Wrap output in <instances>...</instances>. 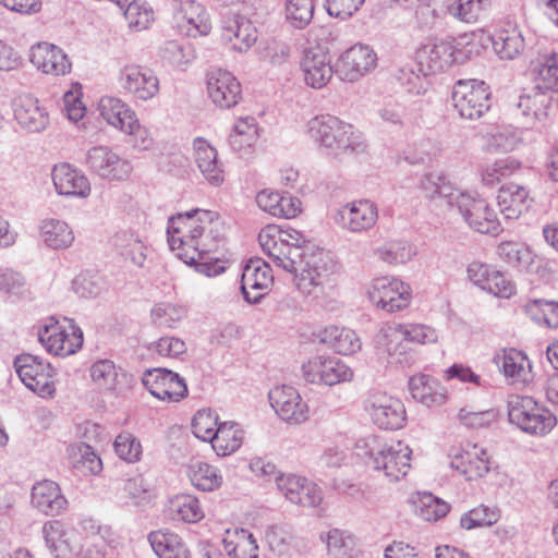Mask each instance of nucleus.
<instances>
[{
	"mask_svg": "<svg viewBox=\"0 0 558 558\" xmlns=\"http://www.w3.org/2000/svg\"><path fill=\"white\" fill-rule=\"evenodd\" d=\"M258 241L270 263L290 274L303 294L313 293L331 274L329 255L313 245H302L304 236L300 231L268 225L260 230Z\"/></svg>",
	"mask_w": 558,
	"mask_h": 558,
	"instance_id": "obj_1",
	"label": "nucleus"
},
{
	"mask_svg": "<svg viewBox=\"0 0 558 558\" xmlns=\"http://www.w3.org/2000/svg\"><path fill=\"white\" fill-rule=\"evenodd\" d=\"M220 230L221 222L214 211L194 209L180 213L169 218L168 243L172 251L214 253L221 242Z\"/></svg>",
	"mask_w": 558,
	"mask_h": 558,
	"instance_id": "obj_2",
	"label": "nucleus"
},
{
	"mask_svg": "<svg viewBox=\"0 0 558 558\" xmlns=\"http://www.w3.org/2000/svg\"><path fill=\"white\" fill-rule=\"evenodd\" d=\"M356 450L368 466L383 472L390 482L403 478L411 468L412 449L403 441L387 444L368 436L356 442Z\"/></svg>",
	"mask_w": 558,
	"mask_h": 558,
	"instance_id": "obj_3",
	"label": "nucleus"
},
{
	"mask_svg": "<svg viewBox=\"0 0 558 558\" xmlns=\"http://www.w3.org/2000/svg\"><path fill=\"white\" fill-rule=\"evenodd\" d=\"M307 125L310 136L335 157L360 153L365 148L361 133L335 116H317Z\"/></svg>",
	"mask_w": 558,
	"mask_h": 558,
	"instance_id": "obj_4",
	"label": "nucleus"
},
{
	"mask_svg": "<svg viewBox=\"0 0 558 558\" xmlns=\"http://www.w3.org/2000/svg\"><path fill=\"white\" fill-rule=\"evenodd\" d=\"M508 416L510 423L533 436H545L557 425L556 415L530 396H512Z\"/></svg>",
	"mask_w": 558,
	"mask_h": 558,
	"instance_id": "obj_5",
	"label": "nucleus"
},
{
	"mask_svg": "<svg viewBox=\"0 0 558 558\" xmlns=\"http://www.w3.org/2000/svg\"><path fill=\"white\" fill-rule=\"evenodd\" d=\"M452 101L462 118L480 119L490 108L489 87L483 81H459L452 90Z\"/></svg>",
	"mask_w": 558,
	"mask_h": 558,
	"instance_id": "obj_6",
	"label": "nucleus"
},
{
	"mask_svg": "<svg viewBox=\"0 0 558 558\" xmlns=\"http://www.w3.org/2000/svg\"><path fill=\"white\" fill-rule=\"evenodd\" d=\"M364 410L381 429H399L405 421L402 401L383 391L371 392L364 400Z\"/></svg>",
	"mask_w": 558,
	"mask_h": 558,
	"instance_id": "obj_7",
	"label": "nucleus"
},
{
	"mask_svg": "<svg viewBox=\"0 0 558 558\" xmlns=\"http://www.w3.org/2000/svg\"><path fill=\"white\" fill-rule=\"evenodd\" d=\"M367 295L373 304L388 313L407 308L412 298L409 284L388 276L374 279Z\"/></svg>",
	"mask_w": 558,
	"mask_h": 558,
	"instance_id": "obj_8",
	"label": "nucleus"
},
{
	"mask_svg": "<svg viewBox=\"0 0 558 558\" xmlns=\"http://www.w3.org/2000/svg\"><path fill=\"white\" fill-rule=\"evenodd\" d=\"M88 170L108 181L129 179L133 167L128 159L120 157L108 146H94L85 155Z\"/></svg>",
	"mask_w": 558,
	"mask_h": 558,
	"instance_id": "obj_9",
	"label": "nucleus"
},
{
	"mask_svg": "<svg viewBox=\"0 0 558 558\" xmlns=\"http://www.w3.org/2000/svg\"><path fill=\"white\" fill-rule=\"evenodd\" d=\"M302 376L310 384L335 386L350 381L353 371L337 357L319 355L303 363Z\"/></svg>",
	"mask_w": 558,
	"mask_h": 558,
	"instance_id": "obj_10",
	"label": "nucleus"
},
{
	"mask_svg": "<svg viewBox=\"0 0 558 558\" xmlns=\"http://www.w3.org/2000/svg\"><path fill=\"white\" fill-rule=\"evenodd\" d=\"M344 231L361 234L369 231L378 220L377 205L369 199H357L341 206L333 216Z\"/></svg>",
	"mask_w": 558,
	"mask_h": 558,
	"instance_id": "obj_11",
	"label": "nucleus"
},
{
	"mask_svg": "<svg viewBox=\"0 0 558 558\" xmlns=\"http://www.w3.org/2000/svg\"><path fill=\"white\" fill-rule=\"evenodd\" d=\"M448 206L457 208L466 225L476 232L498 235L502 230L500 223H494L489 219L482 222L477 220L478 214H485V210L488 209V203L475 193L458 189Z\"/></svg>",
	"mask_w": 558,
	"mask_h": 558,
	"instance_id": "obj_12",
	"label": "nucleus"
},
{
	"mask_svg": "<svg viewBox=\"0 0 558 558\" xmlns=\"http://www.w3.org/2000/svg\"><path fill=\"white\" fill-rule=\"evenodd\" d=\"M118 82L125 94L137 100L147 101L159 93V78L144 65H124L120 69Z\"/></svg>",
	"mask_w": 558,
	"mask_h": 558,
	"instance_id": "obj_13",
	"label": "nucleus"
},
{
	"mask_svg": "<svg viewBox=\"0 0 558 558\" xmlns=\"http://www.w3.org/2000/svg\"><path fill=\"white\" fill-rule=\"evenodd\" d=\"M142 383L154 397L162 401L179 402L187 396L184 378L168 368L145 371Z\"/></svg>",
	"mask_w": 558,
	"mask_h": 558,
	"instance_id": "obj_14",
	"label": "nucleus"
},
{
	"mask_svg": "<svg viewBox=\"0 0 558 558\" xmlns=\"http://www.w3.org/2000/svg\"><path fill=\"white\" fill-rule=\"evenodd\" d=\"M70 331L58 322L46 325L38 332L39 341L47 351L60 356L74 354L83 345V331L75 326L72 319H66Z\"/></svg>",
	"mask_w": 558,
	"mask_h": 558,
	"instance_id": "obj_15",
	"label": "nucleus"
},
{
	"mask_svg": "<svg viewBox=\"0 0 558 558\" xmlns=\"http://www.w3.org/2000/svg\"><path fill=\"white\" fill-rule=\"evenodd\" d=\"M268 398L271 408L282 421L299 425L308 420V405L295 388L277 386L269 391Z\"/></svg>",
	"mask_w": 558,
	"mask_h": 558,
	"instance_id": "obj_16",
	"label": "nucleus"
},
{
	"mask_svg": "<svg viewBox=\"0 0 558 558\" xmlns=\"http://www.w3.org/2000/svg\"><path fill=\"white\" fill-rule=\"evenodd\" d=\"M377 56L366 45H354L344 51L336 63V74L342 80L354 82L376 66Z\"/></svg>",
	"mask_w": 558,
	"mask_h": 558,
	"instance_id": "obj_17",
	"label": "nucleus"
},
{
	"mask_svg": "<svg viewBox=\"0 0 558 558\" xmlns=\"http://www.w3.org/2000/svg\"><path fill=\"white\" fill-rule=\"evenodd\" d=\"M300 68L305 84L317 89L326 86L336 73L329 52L320 46L304 50Z\"/></svg>",
	"mask_w": 558,
	"mask_h": 558,
	"instance_id": "obj_18",
	"label": "nucleus"
},
{
	"mask_svg": "<svg viewBox=\"0 0 558 558\" xmlns=\"http://www.w3.org/2000/svg\"><path fill=\"white\" fill-rule=\"evenodd\" d=\"M276 485L292 504L316 507L323 500L322 489L300 475L280 474L276 477Z\"/></svg>",
	"mask_w": 558,
	"mask_h": 558,
	"instance_id": "obj_19",
	"label": "nucleus"
},
{
	"mask_svg": "<svg viewBox=\"0 0 558 558\" xmlns=\"http://www.w3.org/2000/svg\"><path fill=\"white\" fill-rule=\"evenodd\" d=\"M270 264L260 258L250 259L241 277L242 294L251 304L259 302L272 283Z\"/></svg>",
	"mask_w": 558,
	"mask_h": 558,
	"instance_id": "obj_20",
	"label": "nucleus"
},
{
	"mask_svg": "<svg viewBox=\"0 0 558 558\" xmlns=\"http://www.w3.org/2000/svg\"><path fill=\"white\" fill-rule=\"evenodd\" d=\"M207 89L213 102L223 109L234 107L242 98L240 82L226 70L218 69L209 74Z\"/></svg>",
	"mask_w": 558,
	"mask_h": 558,
	"instance_id": "obj_21",
	"label": "nucleus"
},
{
	"mask_svg": "<svg viewBox=\"0 0 558 558\" xmlns=\"http://www.w3.org/2000/svg\"><path fill=\"white\" fill-rule=\"evenodd\" d=\"M450 465L466 481L481 478L489 471L487 452L477 445L457 449L451 457Z\"/></svg>",
	"mask_w": 558,
	"mask_h": 558,
	"instance_id": "obj_22",
	"label": "nucleus"
},
{
	"mask_svg": "<svg viewBox=\"0 0 558 558\" xmlns=\"http://www.w3.org/2000/svg\"><path fill=\"white\" fill-rule=\"evenodd\" d=\"M174 19L178 27L190 37L207 35L211 29L209 14L204 5L194 0L181 1L174 11Z\"/></svg>",
	"mask_w": 558,
	"mask_h": 558,
	"instance_id": "obj_23",
	"label": "nucleus"
},
{
	"mask_svg": "<svg viewBox=\"0 0 558 558\" xmlns=\"http://www.w3.org/2000/svg\"><path fill=\"white\" fill-rule=\"evenodd\" d=\"M45 543L54 558H72L78 554L75 533L60 520H50L43 525Z\"/></svg>",
	"mask_w": 558,
	"mask_h": 558,
	"instance_id": "obj_24",
	"label": "nucleus"
},
{
	"mask_svg": "<svg viewBox=\"0 0 558 558\" xmlns=\"http://www.w3.org/2000/svg\"><path fill=\"white\" fill-rule=\"evenodd\" d=\"M31 62L40 71L51 75H64L71 71L68 56L59 47L39 43L31 49Z\"/></svg>",
	"mask_w": 558,
	"mask_h": 558,
	"instance_id": "obj_25",
	"label": "nucleus"
},
{
	"mask_svg": "<svg viewBox=\"0 0 558 558\" xmlns=\"http://www.w3.org/2000/svg\"><path fill=\"white\" fill-rule=\"evenodd\" d=\"M51 175L56 191L60 195L86 197L90 193L88 179L69 163L54 166Z\"/></svg>",
	"mask_w": 558,
	"mask_h": 558,
	"instance_id": "obj_26",
	"label": "nucleus"
},
{
	"mask_svg": "<svg viewBox=\"0 0 558 558\" xmlns=\"http://www.w3.org/2000/svg\"><path fill=\"white\" fill-rule=\"evenodd\" d=\"M13 110L16 122L29 132H41L49 122L46 109L40 107L38 99L31 95H21L15 98Z\"/></svg>",
	"mask_w": 558,
	"mask_h": 558,
	"instance_id": "obj_27",
	"label": "nucleus"
},
{
	"mask_svg": "<svg viewBox=\"0 0 558 558\" xmlns=\"http://www.w3.org/2000/svg\"><path fill=\"white\" fill-rule=\"evenodd\" d=\"M222 38L232 41V48L239 52L247 51L257 40V29L242 15L227 17L222 24Z\"/></svg>",
	"mask_w": 558,
	"mask_h": 558,
	"instance_id": "obj_28",
	"label": "nucleus"
},
{
	"mask_svg": "<svg viewBox=\"0 0 558 558\" xmlns=\"http://www.w3.org/2000/svg\"><path fill=\"white\" fill-rule=\"evenodd\" d=\"M32 504L47 515H57L66 508L68 500L56 482L45 480L33 486Z\"/></svg>",
	"mask_w": 558,
	"mask_h": 558,
	"instance_id": "obj_29",
	"label": "nucleus"
},
{
	"mask_svg": "<svg viewBox=\"0 0 558 558\" xmlns=\"http://www.w3.org/2000/svg\"><path fill=\"white\" fill-rule=\"evenodd\" d=\"M400 324L384 325L376 336V348L379 354L387 355L390 364H403L408 361L407 349Z\"/></svg>",
	"mask_w": 558,
	"mask_h": 558,
	"instance_id": "obj_30",
	"label": "nucleus"
},
{
	"mask_svg": "<svg viewBox=\"0 0 558 558\" xmlns=\"http://www.w3.org/2000/svg\"><path fill=\"white\" fill-rule=\"evenodd\" d=\"M532 202L530 192L519 184H507L498 191L497 205L506 219H518L527 211Z\"/></svg>",
	"mask_w": 558,
	"mask_h": 558,
	"instance_id": "obj_31",
	"label": "nucleus"
},
{
	"mask_svg": "<svg viewBox=\"0 0 558 558\" xmlns=\"http://www.w3.org/2000/svg\"><path fill=\"white\" fill-rule=\"evenodd\" d=\"M195 162L204 178L215 186L220 185L223 180L222 163L218 159V153L205 138L197 137L193 143Z\"/></svg>",
	"mask_w": 558,
	"mask_h": 558,
	"instance_id": "obj_32",
	"label": "nucleus"
},
{
	"mask_svg": "<svg viewBox=\"0 0 558 558\" xmlns=\"http://www.w3.org/2000/svg\"><path fill=\"white\" fill-rule=\"evenodd\" d=\"M461 51H457L451 41L436 40L425 45L420 51L421 63L429 71L439 72L459 61Z\"/></svg>",
	"mask_w": 558,
	"mask_h": 558,
	"instance_id": "obj_33",
	"label": "nucleus"
},
{
	"mask_svg": "<svg viewBox=\"0 0 558 558\" xmlns=\"http://www.w3.org/2000/svg\"><path fill=\"white\" fill-rule=\"evenodd\" d=\"M409 390L413 399L427 405H441L447 398L446 389L440 383L425 374H417L410 378Z\"/></svg>",
	"mask_w": 558,
	"mask_h": 558,
	"instance_id": "obj_34",
	"label": "nucleus"
},
{
	"mask_svg": "<svg viewBox=\"0 0 558 558\" xmlns=\"http://www.w3.org/2000/svg\"><path fill=\"white\" fill-rule=\"evenodd\" d=\"M148 542L159 558H190V550L182 538L169 530L150 532Z\"/></svg>",
	"mask_w": 558,
	"mask_h": 558,
	"instance_id": "obj_35",
	"label": "nucleus"
},
{
	"mask_svg": "<svg viewBox=\"0 0 558 558\" xmlns=\"http://www.w3.org/2000/svg\"><path fill=\"white\" fill-rule=\"evenodd\" d=\"M492 43L495 53L501 60H514L525 49V40L518 27L499 29L493 35Z\"/></svg>",
	"mask_w": 558,
	"mask_h": 558,
	"instance_id": "obj_36",
	"label": "nucleus"
},
{
	"mask_svg": "<svg viewBox=\"0 0 558 558\" xmlns=\"http://www.w3.org/2000/svg\"><path fill=\"white\" fill-rule=\"evenodd\" d=\"M211 436V447L220 457L235 452L243 442L244 432L234 422L220 423Z\"/></svg>",
	"mask_w": 558,
	"mask_h": 558,
	"instance_id": "obj_37",
	"label": "nucleus"
},
{
	"mask_svg": "<svg viewBox=\"0 0 558 558\" xmlns=\"http://www.w3.org/2000/svg\"><path fill=\"white\" fill-rule=\"evenodd\" d=\"M320 340L342 355L353 354L362 345L354 330L338 326L326 327L322 332Z\"/></svg>",
	"mask_w": 558,
	"mask_h": 558,
	"instance_id": "obj_38",
	"label": "nucleus"
},
{
	"mask_svg": "<svg viewBox=\"0 0 558 558\" xmlns=\"http://www.w3.org/2000/svg\"><path fill=\"white\" fill-rule=\"evenodd\" d=\"M40 238L48 247L63 250L73 243L74 232L63 220L46 219L40 225Z\"/></svg>",
	"mask_w": 558,
	"mask_h": 558,
	"instance_id": "obj_39",
	"label": "nucleus"
},
{
	"mask_svg": "<svg viewBox=\"0 0 558 558\" xmlns=\"http://www.w3.org/2000/svg\"><path fill=\"white\" fill-rule=\"evenodd\" d=\"M501 361L500 367L506 377L513 381L526 383L531 380L532 367L526 355L517 349H506L501 356H497Z\"/></svg>",
	"mask_w": 558,
	"mask_h": 558,
	"instance_id": "obj_40",
	"label": "nucleus"
},
{
	"mask_svg": "<svg viewBox=\"0 0 558 558\" xmlns=\"http://www.w3.org/2000/svg\"><path fill=\"white\" fill-rule=\"evenodd\" d=\"M496 253L500 259L520 271L533 270L534 254L521 243L512 241L501 242L497 246Z\"/></svg>",
	"mask_w": 558,
	"mask_h": 558,
	"instance_id": "obj_41",
	"label": "nucleus"
},
{
	"mask_svg": "<svg viewBox=\"0 0 558 558\" xmlns=\"http://www.w3.org/2000/svg\"><path fill=\"white\" fill-rule=\"evenodd\" d=\"M113 245L121 256L142 267L146 259L145 245L134 232L119 231L113 236Z\"/></svg>",
	"mask_w": 558,
	"mask_h": 558,
	"instance_id": "obj_42",
	"label": "nucleus"
},
{
	"mask_svg": "<svg viewBox=\"0 0 558 558\" xmlns=\"http://www.w3.org/2000/svg\"><path fill=\"white\" fill-rule=\"evenodd\" d=\"M492 8V0H453L447 5L448 13L465 23H475Z\"/></svg>",
	"mask_w": 558,
	"mask_h": 558,
	"instance_id": "obj_43",
	"label": "nucleus"
},
{
	"mask_svg": "<svg viewBox=\"0 0 558 558\" xmlns=\"http://www.w3.org/2000/svg\"><path fill=\"white\" fill-rule=\"evenodd\" d=\"M523 312L537 324L550 328L558 327V302L546 299H532L523 305Z\"/></svg>",
	"mask_w": 558,
	"mask_h": 558,
	"instance_id": "obj_44",
	"label": "nucleus"
},
{
	"mask_svg": "<svg viewBox=\"0 0 558 558\" xmlns=\"http://www.w3.org/2000/svg\"><path fill=\"white\" fill-rule=\"evenodd\" d=\"M170 510L173 519L196 523L204 518V510L198 499L192 495H179L170 501Z\"/></svg>",
	"mask_w": 558,
	"mask_h": 558,
	"instance_id": "obj_45",
	"label": "nucleus"
},
{
	"mask_svg": "<svg viewBox=\"0 0 558 558\" xmlns=\"http://www.w3.org/2000/svg\"><path fill=\"white\" fill-rule=\"evenodd\" d=\"M420 189L426 197L434 199L442 197L447 199V204L451 202L458 189L441 173L429 172L422 177L420 181Z\"/></svg>",
	"mask_w": 558,
	"mask_h": 558,
	"instance_id": "obj_46",
	"label": "nucleus"
},
{
	"mask_svg": "<svg viewBox=\"0 0 558 558\" xmlns=\"http://www.w3.org/2000/svg\"><path fill=\"white\" fill-rule=\"evenodd\" d=\"M213 253L191 254L189 250L178 252L177 256L190 266H194L196 271L207 277L220 275L225 271L223 262L211 255Z\"/></svg>",
	"mask_w": 558,
	"mask_h": 558,
	"instance_id": "obj_47",
	"label": "nucleus"
},
{
	"mask_svg": "<svg viewBox=\"0 0 558 558\" xmlns=\"http://www.w3.org/2000/svg\"><path fill=\"white\" fill-rule=\"evenodd\" d=\"M535 80L539 89L558 90V53L543 57L536 68Z\"/></svg>",
	"mask_w": 558,
	"mask_h": 558,
	"instance_id": "obj_48",
	"label": "nucleus"
},
{
	"mask_svg": "<svg viewBox=\"0 0 558 558\" xmlns=\"http://www.w3.org/2000/svg\"><path fill=\"white\" fill-rule=\"evenodd\" d=\"M192 484L203 492H211L218 488L222 483V476L219 470L207 463H197L191 474Z\"/></svg>",
	"mask_w": 558,
	"mask_h": 558,
	"instance_id": "obj_49",
	"label": "nucleus"
},
{
	"mask_svg": "<svg viewBox=\"0 0 558 558\" xmlns=\"http://www.w3.org/2000/svg\"><path fill=\"white\" fill-rule=\"evenodd\" d=\"M521 163L512 157H505L487 166L482 172V180L486 185L499 183L520 169Z\"/></svg>",
	"mask_w": 558,
	"mask_h": 558,
	"instance_id": "obj_50",
	"label": "nucleus"
},
{
	"mask_svg": "<svg viewBox=\"0 0 558 558\" xmlns=\"http://www.w3.org/2000/svg\"><path fill=\"white\" fill-rule=\"evenodd\" d=\"M185 315L186 311L183 306L166 302L156 304L150 311L153 323L163 328H173Z\"/></svg>",
	"mask_w": 558,
	"mask_h": 558,
	"instance_id": "obj_51",
	"label": "nucleus"
},
{
	"mask_svg": "<svg viewBox=\"0 0 558 558\" xmlns=\"http://www.w3.org/2000/svg\"><path fill=\"white\" fill-rule=\"evenodd\" d=\"M125 20L131 28L142 31L148 28L154 21V11L146 4L138 3L135 0H128L123 9Z\"/></svg>",
	"mask_w": 558,
	"mask_h": 558,
	"instance_id": "obj_52",
	"label": "nucleus"
},
{
	"mask_svg": "<svg viewBox=\"0 0 558 558\" xmlns=\"http://www.w3.org/2000/svg\"><path fill=\"white\" fill-rule=\"evenodd\" d=\"M314 0H287L286 16L295 28H304L313 19Z\"/></svg>",
	"mask_w": 558,
	"mask_h": 558,
	"instance_id": "obj_53",
	"label": "nucleus"
},
{
	"mask_svg": "<svg viewBox=\"0 0 558 558\" xmlns=\"http://www.w3.org/2000/svg\"><path fill=\"white\" fill-rule=\"evenodd\" d=\"M14 367L22 381L34 380V377L44 372H53L49 363H44L38 356L32 354L16 356Z\"/></svg>",
	"mask_w": 558,
	"mask_h": 558,
	"instance_id": "obj_54",
	"label": "nucleus"
},
{
	"mask_svg": "<svg viewBox=\"0 0 558 558\" xmlns=\"http://www.w3.org/2000/svg\"><path fill=\"white\" fill-rule=\"evenodd\" d=\"M218 426V415L210 409L198 410L192 421L193 434L203 441L210 442Z\"/></svg>",
	"mask_w": 558,
	"mask_h": 558,
	"instance_id": "obj_55",
	"label": "nucleus"
},
{
	"mask_svg": "<svg viewBox=\"0 0 558 558\" xmlns=\"http://www.w3.org/2000/svg\"><path fill=\"white\" fill-rule=\"evenodd\" d=\"M92 380L101 389L112 390L116 388L118 372L114 363L110 360L96 361L90 366Z\"/></svg>",
	"mask_w": 558,
	"mask_h": 558,
	"instance_id": "obj_56",
	"label": "nucleus"
},
{
	"mask_svg": "<svg viewBox=\"0 0 558 558\" xmlns=\"http://www.w3.org/2000/svg\"><path fill=\"white\" fill-rule=\"evenodd\" d=\"M225 549L231 558H258V545L253 534L241 531L238 542L225 541Z\"/></svg>",
	"mask_w": 558,
	"mask_h": 558,
	"instance_id": "obj_57",
	"label": "nucleus"
},
{
	"mask_svg": "<svg viewBox=\"0 0 558 558\" xmlns=\"http://www.w3.org/2000/svg\"><path fill=\"white\" fill-rule=\"evenodd\" d=\"M415 252L412 246L404 241H392L378 250L379 258L388 264L398 265L409 262Z\"/></svg>",
	"mask_w": 558,
	"mask_h": 558,
	"instance_id": "obj_58",
	"label": "nucleus"
},
{
	"mask_svg": "<svg viewBox=\"0 0 558 558\" xmlns=\"http://www.w3.org/2000/svg\"><path fill=\"white\" fill-rule=\"evenodd\" d=\"M73 464L77 469H84L92 474H97L102 469L100 458L95 453L93 447L81 442L72 449Z\"/></svg>",
	"mask_w": 558,
	"mask_h": 558,
	"instance_id": "obj_59",
	"label": "nucleus"
},
{
	"mask_svg": "<svg viewBox=\"0 0 558 558\" xmlns=\"http://www.w3.org/2000/svg\"><path fill=\"white\" fill-rule=\"evenodd\" d=\"M397 81L410 94H421L425 90V78L420 74L415 63L405 64L395 73Z\"/></svg>",
	"mask_w": 558,
	"mask_h": 558,
	"instance_id": "obj_60",
	"label": "nucleus"
},
{
	"mask_svg": "<svg viewBox=\"0 0 558 558\" xmlns=\"http://www.w3.org/2000/svg\"><path fill=\"white\" fill-rule=\"evenodd\" d=\"M114 451L118 457L129 463H134L141 459V442L130 433H121L113 442Z\"/></svg>",
	"mask_w": 558,
	"mask_h": 558,
	"instance_id": "obj_61",
	"label": "nucleus"
},
{
	"mask_svg": "<svg viewBox=\"0 0 558 558\" xmlns=\"http://www.w3.org/2000/svg\"><path fill=\"white\" fill-rule=\"evenodd\" d=\"M498 520V513L488 507L480 506L461 517L460 524L465 530L480 526H490Z\"/></svg>",
	"mask_w": 558,
	"mask_h": 558,
	"instance_id": "obj_62",
	"label": "nucleus"
},
{
	"mask_svg": "<svg viewBox=\"0 0 558 558\" xmlns=\"http://www.w3.org/2000/svg\"><path fill=\"white\" fill-rule=\"evenodd\" d=\"M99 111L101 117L114 128H123L119 114H126L129 112V105L120 98L106 96L99 101Z\"/></svg>",
	"mask_w": 558,
	"mask_h": 558,
	"instance_id": "obj_63",
	"label": "nucleus"
},
{
	"mask_svg": "<svg viewBox=\"0 0 558 558\" xmlns=\"http://www.w3.org/2000/svg\"><path fill=\"white\" fill-rule=\"evenodd\" d=\"M326 543L328 553L333 558L350 557L354 545L353 538L338 529L328 532Z\"/></svg>",
	"mask_w": 558,
	"mask_h": 558,
	"instance_id": "obj_64",
	"label": "nucleus"
}]
</instances>
